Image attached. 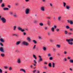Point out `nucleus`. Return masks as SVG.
Wrapping results in <instances>:
<instances>
[{
	"instance_id": "1",
	"label": "nucleus",
	"mask_w": 73,
	"mask_h": 73,
	"mask_svg": "<svg viewBox=\"0 0 73 73\" xmlns=\"http://www.w3.org/2000/svg\"><path fill=\"white\" fill-rule=\"evenodd\" d=\"M66 41L68 42V44L72 45L73 44V43L72 42L73 41V38H70L69 39H67L66 40Z\"/></svg>"
},
{
	"instance_id": "2",
	"label": "nucleus",
	"mask_w": 73,
	"mask_h": 73,
	"mask_svg": "<svg viewBox=\"0 0 73 73\" xmlns=\"http://www.w3.org/2000/svg\"><path fill=\"white\" fill-rule=\"evenodd\" d=\"M22 44L24 45H25V46H28V45H29V44L26 41H23L22 42Z\"/></svg>"
},
{
	"instance_id": "3",
	"label": "nucleus",
	"mask_w": 73,
	"mask_h": 73,
	"mask_svg": "<svg viewBox=\"0 0 73 73\" xmlns=\"http://www.w3.org/2000/svg\"><path fill=\"white\" fill-rule=\"evenodd\" d=\"M30 10L29 9H27L25 10V13L26 15H28L29 13Z\"/></svg>"
},
{
	"instance_id": "4",
	"label": "nucleus",
	"mask_w": 73,
	"mask_h": 73,
	"mask_svg": "<svg viewBox=\"0 0 73 73\" xmlns=\"http://www.w3.org/2000/svg\"><path fill=\"white\" fill-rule=\"evenodd\" d=\"M18 29L19 31H20L22 32H25V30L22 29V28L20 27H18Z\"/></svg>"
},
{
	"instance_id": "5",
	"label": "nucleus",
	"mask_w": 73,
	"mask_h": 73,
	"mask_svg": "<svg viewBox=\"0 0 73 73\" xmlns=\"http://www.w3.org/2000/svg\"><path fill=\"white\" fill-rule=\"evenodd\" d=\"M1 20H2V23H6V19L5 18L2 17L1 19Z\"/></svg>"
},
{
	"instance_id": "6",
	"label": "nucleus",
	"mask_w": 73,
	"mask_h": 73,
	"mask_svg": "<svg viewBox=\"0 0 73 73\" xmlns=\"http://www.w3.org/2000/svg\"><path fill=\"white\" fill-rule=\"evenodd\" d=\"M67 22L68 23H70V25H73V21L72 20H67Z\"/></svg>"
},
{
	"instance_id": "7",
	"label": "nucleus",
	"mask_w": 73,
	"mask_h": 73,
	"mask_svg": "<svg viewBox=\"0 0 73 73\" xmlns=\"http://www.w3.org/2000/svg\"><path fill=\"white\" fill-rule=\"evenodd\" d=\"M17 63H18V64H21V59L20 58L18 59H17Z\"/></svg>"
},
{
	"instance_id": "8",
	"label": "nucleus",
	"mask_w": 73,
	"mask_h": 73,
	"mask_svg": "<svg viewBox=\"0 0 73 73\" xmlns=\"http://www.w3.org/2000/svg\"><path fill=\"white\" fill-rule=\"evenodd\" d=\"M0 52L2 53L4 52V49H3V48L2 47H0Z\"/></svg>"
},
{
	"instance_id": "9",
	"label": "nucleus",
	"mask_w": 73,
	"mask_h": 73,
	"mask_svg": "<svg viewBox=\"0 0 73 73\" xmlns=\"http://www.w3.org/2000/svg\"><path fill=\"white\" fill-rule=\"evenodd\" d=\"M40 10L44 12L45 11V8L44 7H42L40 8Z\"/></svg>"
},
{
	"instance_id": "10",
	"label": "nucleus",
	"mask_w": 73,
	"mask_h": 73,
	"mask_svg": "<svg viewBox=\"0 0 73 73\" xmlns=\"http://www.w3.org/2000/svg\"><path fill=\"white\" fill-rule=\"evenodd\" d=\"M21 43V42L20 41H18L16 42V45H19Z\"/></svg>"
},
{
	"instance_id": "11",
	"label": "nucleus",
	"mask_w": 73,
	"mask_h": 73,
	"mask_svg": "<svg viewBox=\"0 0 73 73\" xmlns=\"http://www.w3.org/2000/svg\"><path fill=\"white\" fill-rule=\"evenodd\" d=\"M20 71H21V72H23L25 73H26V72H25V70L23 69H20Z\"/></svg>"
},
{
	"instance_id": "12",
	"label": "nucleus",
	"mask_w": 73,
	"mask_h": 73,
	"mask_svg": "<svg viewBox=\"0 0 73 73\" xmlns=\"http://www.w3.org/2000/svg\"><path fill=\"white\" fill-rule=\"evenodd\" d=\"M52 67L53 68H54L55 65V63L54 62H52Z\"/></svg>"
},
{
	"instance_id": "13",
	"label": "nucleus",
	"mask_w": 73,
	"mask_h": 73,
	"mask_svg": "<svg viewBox=\"0 0 73 73\" xmlns=\"http://www.w3.org/2000/svg\"><path fill=\"white\" fill-rule=\"evenodd\" d=\"M0 41L2 42H5V40L2 38H1L0 39Z\"/></svg>"
},
{
	"instance_id": "14",
	"label": "nucleus",
	"mask_w": 73,
	"mask_h": 73,
	"mask_svg": "<svg viewBox=\"0 0 73 73\" xmlns=\"http://www.w3.org/2000/svg\"><path fill=\"white\" fill-rule=\"evenodd\" d=\"M27 40L29 42H31V38L29 37H27Z\"/></svg>"
},
{
	"instance_id": "15",
	"label": "nucleus",
	"mask_w": 73,
	"mask_h": 73,
	"mask_svg": "<svg viewBox=\"0 0 73 73\" xmlns=\"http://www.w3.org/2000/svg\"><path fill=\"white\" fill-rule=\"evenodd\" d=\"M16 28H17V26H15L13 27V30L14 31H16Z\"/></svg>"
},
{
	"instance_id": "16",
	"label": "nucleus",
	"mask_w": 73,
	"mask_h": 73,
	"mask_svg": "<svg viewBox=\"0 0 73 73\" xmlns=\"http://www.w3.org/2000/svg\"><path fill=\"white\" fill-rule=\"evenodd\" d=\"M3 10L4 11H8L9 9L7 8H4L3 9Z\"/></svg>"
},
{
	"instance_id": "17",
	"label": "nucleus",
	"mask_w": 73,
	"mask_h": 73,
	"mask_svg": "<svg viewBox=\"0 0 73 73\" xmlns=\"http://www.w3.org/2000/svg\"><path fill=\"white\" fill-rule=\"evenodd\" d=\"M48 29V28L47 27H45L44 28V31H47Z\"/></svg>"
},
{
	"instance_id": "18",
	"label": "nucleus",
	"mask_w": 73,
	"mask_h": 73,
	"mask_svg": "<svg viewBox=\"0 0 73 73\" xmlns=\"http://www.w3.org/2000/svg\"><path fill=\"white\" fill-rule=\"evenodd\" d=\"M42 61V59L41 58H40L38 60V62H40L41 61Z\"/></svg>"
},
{
	"instance_id": "19",
	"label": "nucleus",
	"mask_w": 73,
	"mask_h": 73,
	"mask_svg": "<svg viewBox=\"0 0 73 73\" xmlns=\"http://www.w3.org/2000/svg\"><path fill=\"white\" fill-rule=\"evenodd\" d=\"M33 23H34V24H36V23H38L37 21L35 20L33 21Z\"/></svg>"
},
{
	"instance_id": "20",
	"label": "nucleus",
	"mask_w": 73,
	"mask_h": 73,
	"mask_svg": "<svg viewBox=\"0 0 73 73\" xmlns=\"http://www.w3.org/2000/svg\"><path fill=\"white\" fill-rule=\"evenodd\" d=\"M1 56L2 57H4L5 56V54H4L1 53Z\"/></svg>"
},
{
	"instance_id": "21",
	"label": "nucleus",
	"mask_w": 73,
	"mask_h": 73,
	"mask_svg": "<svg viewBox=\"0 0 73 73\" xmlns=\"http://www.w3.org/2000/svg\"><path fill=\"white\" fill-rule=\"evenodd\" d=\"M68 35H72L73 33L71 32H69L68 33Z\"/></svg>"
},
{
	"instance_id": "22",
	"label": "nucleus",
	"mask_w": 73,
	"mask_h": 73,
	"mask_svg": "<svg viewBox=\"0 0 73 73\" xmlns=\"http://www.w3.org/2000/svg\"><path fill=\"white\" fill-rule=\"evenodd\" d=\"M69 61L70 63H73V60L72 59H70Z\"/></svg>"
},
{
	"instance_id": "23",
	"label": "nucleus",
	"mask_w": 73,
	"mask_h": 73,
	"mask_svg": "<svg viewBox=\"0 0 73 73\" xmlns=\"http://www.w3.org/2000/svg\"><path fill=\"white\" fill-rule=\"evenodd\" d=\"M33 57L34 58H35V60H36V59H37V58H36V55H35L33 54Z\"/></svg>"
},
{
	"instance_id": "24",
	"label": "nucleus",
	"mask_w": 73,
	"mask_h": 73,
	"mask_svg": "<svg viewBox=\"0 0 73 73\" xmlns=\"http://www.w3.org/2000/svg\"><path fill=\"white\" fill-rule=\"evenodd\" d=\"M56 48H60V45L57 44L56 45Z\"/></svg>"
},
{
	"instance_id": "25",
	"label": "nucleus",
	"mask_w": 73,
	"mask_h": 73,
	"mask_svg": "<svg viewBox=\"0 0 73 73\" xmlns=\"http://www.w3.org/2000/svg\"><path fill=\"white\" fill-rule=\"evenodd\" d=\"M66 8L67 9H69L70 8V7L69 6L67 5L66 6Z\"/></svg>"
},
{
	"instance_id": "26",
	"label": "nucleus",
	"mask_w": 73,
	"mask_h": 73,
	"mask_svg": "<svg viewBox=\"0 0 73 73\" xmlns=\"http://www.w3.org/2000/svg\"><path fill=\"white\" fill-rule=\"evenodd\" d=\"M1 5L2 7H5V5H4V3H2L1 4Z\"/></svg>"
},
{
	"instance_id": "27",
	"label": "nucleus",
	"mask_w": 73,
	"mask_h": 73,
	"mask_svg": "<svg viewBox=\"0 0 73 73\" xmlns=\"http://www.w3.org/2000/svg\"><path fill=\"white\" fill-rule=\"evenodd\" d=\"M66 29H70V27H69V26H66Z\"/></svg>"
},
{
	"instance_id": "28",
	"label": "nucleus",
	"mask_w": 73,
	"mask_h": 73,
	"mask_svg": "<svg viewBox=\"0 0 73 73\" xmlns=\"http://www.w3.org/2000/svg\"><path fill=\"white\" fill-rule=\"evenodd\" d=\"M9 70L10 71H11V70H12V67H10L9 68Z\"/></svg>"
},
{
	"instance_id": "29",
	"label": "nucleus",
	"mask_w": 73,
	"mask_h": 73,
	"mask_svg": "<svg viewBox=\"0 0 73 73\" xmlns=\"http://www.w3.org/2000/svg\"><path fill=\"white\" fill-rule=\"evenodd\" d=\"M53 52H55L56 51V48L55 47L53 48Z\"/></svg>"
},
{
	"instance_id": "30",
	"label": "nucleus",
	"mask_w": 73,
	"mask_h": 73,
	"mask_svg": "<svg viewBox=\"0 0 73 73\" xmlns=\"http://www.w3.org/2000/svg\"><path fill=\"white\" fill-rule=\"evenodd\" d=\"M47 56L48 57H51V54L50 53H49L47 54Z\"/></svg>"
},
{
	"instance_id": "31",
	"label": "nucleus",
	"mask_w": 73,
	"mask_h": 73,
	"mask_svg": "<svg viewBox=\"0 0 73 73\" xmlns=\"http://www.w3.org/2000/svg\"><path fill=\"white\" fill-rule=\"evenodd\" d=\"M33 42L35 44H37V42L35 40H33Z\"/></svg>"
},
{
	"instance_id": "32",
	"label": "nucleus",
	"mask_w": 73,
	"mask_h": 73,
	"mask_svg": "<svg viewBox=\"0 0 73 73\" xmlns=\"http://www.w3.org/2000/svg\"><path fill=\"white\" fill-rule=\"evenodd\" d=\"M69 30L70 31H71L72 32L73 31V28H70Z\"/></svg>"
},
{
	"instance_id": "33",
	"label": "nucleus",
	"mask_w": 73,
	"mask_h": 73,
	"mask_svg": "<svg viewBox=\"0 0 73 73\" xmlns=\"http://www.w3.org/2000/svg\"><path fill=\"white\" fill-rule=\"evenodd\" d=\"M13 16L14 17H17V14H15L13 15Z\"/></svg>"
},
{
	"instance_id": "34",
	"label": "nucleus",
	"mask_w": 73,
	"mask_h": 73,
	"mask_svg": "<svg viewBox=\"0 0 73 73\" xmlns=\"http://www.w3.org/2000/svg\"><path fill=\"white\" fill-rule=\"evenodd\" d=\"M39 25L40 26H43L44 25V24L42 23H40L39 24Z\"/></svg>"
},
{
	"instance_id": "35",
	"label": "nucleus",
	"mask_w": 73,
	"mask_h": 73,
	"mask_svg": "<svg viewBox=\"0 0 73 73\" xmlns=\"http://www.w3.org/2000/svg\"><path fill=\"white\" fill-rule=\"evenodd\" d=\"M51 31H52V32H54V27H52L51 29Z\"/></svg>"
},
{
	"instance_id": "36",
	"label": "nucleus",
	"mask_w": 73,
	"mask_h": 73,
	"mask_svg": "<svg viewBox=\"0 0 73 73\" xmlns=\"http://www.w3.org/2000/svg\"><path fill=\"white\" fill-rule=\"evenodd\" d=\"M61 17H58V21H60V20H61Z\"/></svg>"
},
{
	"instance_id": "37",
	"label": "nucleus",
	"mask_w": 73,
	"mask_h": 73,
	"mask_svg": "<svg viewBox=\"0 0 73 73\" xmlns=\"http://www.w3.org/2000/svg\"><path fill=\"white\" fill-rule=\"evenodd\" d=\"M48 66H49V67H50V68L52 67V65H51V63H50L48 64Z\"/></svg>"
},
{
	"instance_id": "38",
	"label": "nucleus",
	"mask_w": 73,
	"mask_h": 73,
	"mask_svg": "<svg viewBox=\"0 0 73 73\" xmlns=\"http://www.w3.org/2000/svg\"><path fill=\"white\" fill-rule=\"evenodd\" d=\"M43 49L45 51L46 50V47H43Z\"/></svg>"
},
{
	"instance_id": "39",
	"label": "nucleus",
	"mask_w": 73,
	"mask_h": 73,
	"mask_svg": "<svg viewBox=\"0 0 73 73\" xmlns=\"http://www.w3.org/2000/svg\"><path fill=\"white\" fill-rule=\"evenodd\" d=\"M64 33L65 35H67V34H68V31H64Z\"/></svg>"
},
{
	"instance_id": "40",
	"label": "nucleus",
	"mask_w": 73,
	"mask_h": 73,
	"mask_svg": "<svg viewBox=\"0 0 73 73\" xmlns=\"http://www.w3.org/2000/svg\"><path fill=\"white\" fill-rule=\"evenodd\" d=\"M47 35L48 36H50L51 34H50V32H48L47 33Z\"/></svg>"
},
{
	"instance_id": "41",
	"label": "nucleus",
	"mask_w": 73,
	"mask_h": 73,
	"mask_svg": "<svg viewBox=\"0 0 73 73\" xmlns=\"http://www.w3.org/2000/svg\"><path fill=\"white\" fill-rule=\"evenodd\" d=\"M38 39L39 40H42V37L40 36H39L38 37Z\"/></svg>"
},
{
	"instance_id": "42",
	"label": "nucleus",
	"mask_w": 73,
	"mask_h": 73,
	"mask_svg": "<svg viewBox=\"0 0 73 73\" xmlns=\"http://www.w3.org/2000/svg\"><path fill=\"white\" fill-rule=\"evenodd\" d=\"M50 42H53V41H54L52 39H50Z\"/></svg>"
},
{
	"instance_id": "43",
	"label": "nucleus",
	"mask_w": 73,
	"mask_h": 73,
	"mask_svg": "<svg viewBox=\"0 0 73 73\" xmlns=\"http://www.w3.org/2000/svg\"><path fill=\"white\" fill-rule=\"evenodd\" d=\"M47 24L49 26H50V21H48L47 22Z\"/></svg>"
},
{
	"instance_id": "44",
	"label": "nucleus",
	"mask_w": 73,
	"mask_h": 73,
	"mask_svg": "<svg viewBox=\"0 0 73 73\" xmlns=\"http://www.w3.org/2000/svg\"><path fill=\"white\" fill-rule=\"evenodd\" d=\"M34 62V64H37V62H36V61L35 60H33Z\"/></svg>"
},
{
	"instance_id": "45",
	"label": "nucleus",
	"mask_w": 73,
	"mask_h": 73,
	"mask_svg": "<svg viewBox=\"0 0 73 73\" xmlns=\"http://www.w3.org/2000/svg\"><path fill=\"white\" fill-rule=\"evenodd\" d=\"M56 32H59L60 29H56Z\"/></svg>"
},
{
	"instance_id": "46",
	"label": "nucleus",
	"mask_w": 73,
	"mask_h": 73,
	"mask_svg": "<svg viewBox=\"0 0 73 73\" xmlns=\"http://www.w3.org/2000/svg\"><path fill=\"white\" fill-rule=\"evenodd\" d=\"M0 45L2 46H4V45H3V44L2 43H0Z\"/></svg>"
},
{
	"instance_id": "47",
	"label": "nucleus",
	"mask_w": 73,
	"mask_h": 73,
	"mask_svg": "<svg viewBox=\"0 0 73 73\" xmlns=\"http://www.w3.org/2000/svg\"><path fill=\"white\" fill-rule=\"evenodd\" d=\"M64 61H67V58H64Z\"/></svg>"
},
{
	"instance_id": "48",
	"label": "nucleus",
	"mask_w": 73,
	"mask_h": 73,
	"mask_svg": "<svg viewBox=\"0 0 73 73\" xmlns=\"http://www.w3.org/2000/svg\"><path fill=\"white\" fill-rule=\"evenodd\" d=\"M50 6L51 7H53V4H52L51 3H50Z\"/></svg>"
},
{
	"instance_id": "49",
	"label": "nucleus",
	"mask_w": 73,
	"mask_h": 73,
	"mask_svg": "<svg viewBox=\"0 0 73 73\" xmlns=\"http://www.w3.org/2000/svg\"><path fill=\"white\" fill-rule=\"evenodd\" d=\"M64 54H67V52L66 51H64Z\"/></svg>"
},
{
	"instance_id": "50",
	"label": "nucleus",
	"mask_w": 73,
	"mask_h": 73,
	"mask_svg": "<svg viewBox=\"0 0 73 73\" xmlns=\"http://www.w3.org/2000/svg\"><path fill=\"white\" fill-rule=\"evenodd\" d=\"M63 5L64 7H65V5H66V3L65 2H63Z\"/></svg>"
},
{
	"instance_id": "51",
	"label": "nucleus",
	"mask_w": 73,
	"mask_h": 73,
	"mask_svg": "<svg viewBox=\"0 0 73 73\" xmlns=\"http://www.w3.org/2000/svg\"><path fill=\"white\" fill-rule=\"evenodd\" d=\"M15 4L16 6H17V5H19V3H15Z\"/></svg>"
},
{
	"instance_id": "52",
	"label": "nucleus",
	"mask_w": 73,
	"mask_h": 73,
	"mask_svg": "<svg viewBox=\"0 0 73 73\" xmlns=\"http://www.w3.org/2000/svg\"><path fill=\"white\" fill-rule=\"evenodd\" d=\"M10 15H13V13L12 12H10Z\"/></svg>"
},
{
	"instance_id": "53",
	"label": "nucleus",
	"mask_w": 73,
	"mask_h": 73,
	"mask_svg": "<svg viewBox=\"0 0 73 73\" xmlns=\"http://www.w3.org/2000/svg\"><path fill=\"white\" fill-rule=\"evenodd\" d=\"M49 59L50 60H52V59H53V57H50L49 58Z\"/></svg>"
},
{
	"instance_id": "54",
	"label": "nucleus",
	"mask_w": 73,
	"mask_h": 73,
	"mask_svg": "<svg viewBox=\"0 0 73 73\" xmlns=\"http://www.w3.org/2000/svg\"><path fill=\"white\" fill-rule=\"evenodd\" d=\"M15 52H17V53H19L20 52H19V50H16Z\"/></svg>"
},
{
	"instance_id": "55",
	"label": "nucleus",
	"mask_w": 73,
	"mask_h": 73,
	"mask_svg": "<svg viewBox=\"0 0 73 73\" xmlns=\"http://www.w3.org/2000/svg\"><path fill=\"white\" fill-rule=\"evenodd\" d=\"M3 70L0 68V73H2L3 72Z\"/></svg>"
},
{
	"instance_id": "56",
	"label": "nucleus",
	"mask_w": 73,
	"mask_h": 73,
	"mask_svg": "<svg viewBox=\"0 0 73 73\" xmlns=\"http://www.w3.org/2000/svg\"><path fill=\"white\" fill-rule=\"evenodd\" d=\"M4 68H5V69H8V68L7 66H4Z\"/></svg>"
},
{
	"instance_id": "57",
	"label": "nucleus",
	"mask_w": 73,
	"mask_h": 73,
	"mask_svg": "<svg viewBox=\"0 0 73 73\" xmlns=\"http://www.w3.org/2000/svg\"><path fill=\"white\" fill-rule=\"evenodd\" d=\"M7 7H8V8H11V6L10 5H8Z\"/></svg>"
},
{
	"instance_id": "58",
	"label": "nucleus",
	"mask_w": 73,
	"mask_h": 73,
	"mask_svg": "<svg viewBox=\"0 0 73 73\" xmlns=\"http://www.w3.org/2000/svg\"><path fill=\"white\" fill-rule=\"evenodd\" d=\"M35 48H36V45H34V47L33 48V49H35Z\"/></svg>"
},
{
	"instance_id": "59",
	"label": "nucleus",
	"mask_w": 73,
	"mask_h": 73,
	"mask_svg": "<svg viewBox=\"0 0 73 73\" xmlns=\"http://www.w3.org/2000/svg\"><path fill=\"white\" fill-rule=\"evenodd\" d=\"M44 69H47V67L46 66H44Z\"/></svg>"
},
{
	"instance_id": "60",
	"label": "nucleus",
	"mask_w": 73,
	"mask_h": 73,
	"mask_svg": "<svg viewBox=\"0 0 73 73\" xmlns=\"http://www.w3.org/2000/svg\"><path fill=\"white\" fill-rule=\"evenodd\" d=\"M13 36H18V35L16 34H14L13 35Z\"/></svg>"
},
{
	"instance_id": "61",
	"label": "nucleus",
	"mask_w": 73,
	"mask_h": 73,
	"mask_svg": "<svg viewBox=\"0 0 73 73\" xmlns=\"http://www.w3.org/2000/svg\"><path fill=\"white\" fill-rule=\"evenodd\" d=\"M36 72V70H34L33 71V73H35V72Z\"/></svg>"
},
{
	"instance_id": "62",
	"label": "nucleus",
	"mask_w": 73,
	"mask_h": 73,
	"mask_svg": "<svg viewBox=\"0 0 73 73\" xmlns=\"http://www.w3.org/2000/svg\"><path fill=\"white\" fill-rule=\"evenodd\" d=\"M67 59H68V60H70V57H67Z\"/></svg>"
},
{
	"instance_id": "63",
	"label": "nucleus",
	"mask_w": 73,
	"mask_h": 73,
	"mask_svg": "<svg viewBox=\"0 0 73 73\" xmlns=\"http://www.w3.org/2000/svg\"><path fill=\"white\" fill-rule=\"evenodd\" d=\"M23 34L24 36H25V35H26V33L25 32L23 33Z\"/></svg>"
},
{
	"instance_id": "64",
	"label": "nucleus",
	"mask_w": 73,
	"mask_h": 73,
	"mask_svg": "<svg viewBox=\"0 0 73 73\" xmlns=\"http://www.w3.org/2000/svg\"><path fill=\"white\" fill-rule=\"evenodd\" d=\"M2 2H3V0H0V3H2Z\"/></svg>"
}]
</instances>
